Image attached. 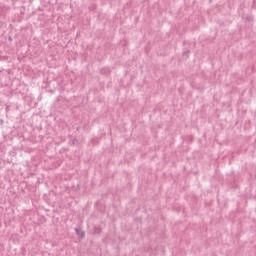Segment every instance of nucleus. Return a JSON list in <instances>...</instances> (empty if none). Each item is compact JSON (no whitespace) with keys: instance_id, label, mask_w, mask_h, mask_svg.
I'll return each instance as SVG.
<instances>
[{"instance_id":"obj_2","label":"nucleus","mask_w":256,"mask_h":256,"mask_svg":"<svg viewBox=\"0 0 256 256\" xmlns=\"http://www.w3.org/2000/svg\"><path fill=\"white\" fill-rule=\"evenodd\" d=\"M101 73H103L104 75H109L110 70H109V68H103V69L101 70Z\"/></svg>"},{"instance_id":"obj_1","label":"nucleus","mask_w":256,"mask_h":256,"mask_svg":"<svg viewBox=\"0 0 256 256\" xmlns=\"http://www.w3.org/2000/svg\"><path fill=\"white\" fill-rule=\"evenodd\" d=\"M75 231H76L77 235H78L81 239H83V238L85 237V232H84L83 230H81V228H76Z\"/></svg>"}]
</instances>
